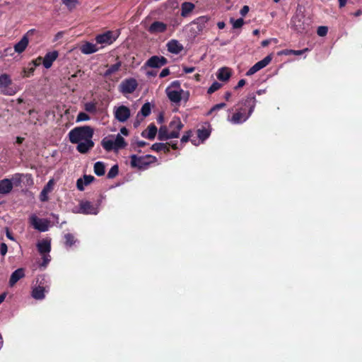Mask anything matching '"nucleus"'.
Segmentation results:
<instances>
[{"label": "nucleus", "instance_id": "774afa93", "mask_svg": "<svg viewBox=\"0 0 362 362\" xmlns=\"http://www.w3.org/2000/svg\"><path fill=\"white\" fill-rule=\"evenodd\" d=\"M137 145L139 147H142L146 145V142L145 141H138Z\"/></svg>", "mask_w": 362, "mask_h": 362}, {"label": "nucleus", "instance_id": "4468645a", "mask_svg": "<svg viewBox=\"0 0 362 362\" xmlns=\"http://www.w3.org/2000/svg\"><path fill=\"white\" fill-rule=\"evenodd\" d=\"M292 26L298 32L302 33L307 29V25L304 23V17L301 15H296L291 20Z\"/></svg>", "mask_w": 362, "mask_h": 362}, {"label": "nucleus", "instance_id": "a19ab883", "mask_svg": "<svg viewBox=\"0 0 362 362\" xmlns=\"http://www.w3.org/2000/svg\"><path fill=\"white\" fill-rule=\"evenodd\" d=\"M118 174L117 165H113L110 171L108 172L107 177L109 178H113Z\"/></svg>", "mask_w": 362, "mask_h": 362}, {"label": "nucleus", "instance_id": "4be33fe9", "mask_svg": "<svg viewBox=\"0 0 362 362\" xmlns=\"http://www.w3.org/2000/svg\"><path fill=\"white\" fill-rule=\"evenodd\" d=\"M80 49L83 54H90L96 52L98 50V48L95 44L86 42L81 47Z\"/></svg>", "mask_w": 362, "mask_h": 362}, {"label": "nucleus", "instance_id": "7c9ffc66", "mask_svg": "<svg viewBox=\"0 0 362 362\" xmlns=\"http://www.w3.org/2000/svg\"><path fill=\"white\" fill-rule=\"evenodd\" d=\"M151 149L155 151H163L165 152L169 151V148L167 145V144H163V143H155L152 145Z\"/></svg>", "mask_w": 362, "mask_h": 362}, {"label": "nucleus", "instance_id": "39448f33", "mask_svg": "<svg viewBox=\"0 0 362 362\" xmlns=\"http://www.w3.org/2000/svg\"><path fill=\"white\" fill-rule=\"evenodd\" d=\"M101 145L107 151H118L119 149L125 148L127 143L121 134H117L116 136L109 135L103 138L101 141Z\"/></svg>", "mask_w": 362, "mask_h": 362}, {"label": "nucleus", "instance_id": "a211bd4d", "mask_svg": "<svg viewBox=\"0 0 362 362\" xmlns=\"http://www.w3.org/2000/svg\"><path fill=\"white\" fill-rule=\"evenodd\" d=\"M37 247L40 255L49 254L51 250L50 240L45 239L38 242Z\"/></svg>", "mask_w": 362, "mask_h": 362}, {"label": "nucleus", "instance_id": "0e129e2a", "mask_svg": "<svg viewBox=\"0 0 362 362\" xmlns=\"http://www.w3.org/2000/svg\"><path fill=\"white\" fill-rule=\"evenodd\" d=\"M6 296V293H4L0 295V304L5 300Z\"/></svg>", "mask_w": 362, "mask_h": 362}, {"label": "nucleus", "instance_id": "f704fd0d", "mask_svg": "<svg viewBox=\"0 0 362 362\" xmlns=\"http://www.w3.org/2000/svg\"><path fill=\"white\" fill-rule=\"evenodd\" d=\"M197 134L199 139L203 141L209 136L210 133L206 129H202L198 130Z\"/></svg>", "mask_w": 362, "mask_h": 362}, {"label": "nucleus", "instance_id": "c756f323", "mask_svg": "<svg viewBox=\"0 0 362 362\" xmlns=\"http://www.w3.org/2000/svg\"><path fill=\"white\" fill-rule=\"evenodd\" d=\"M69 11H71L79 4L78 0H62Z\"/></svg>", "mask_w": 362, "mask_h": 362}, {"label": "nucleus", "instance_id": "f03ea898", "mask_svg": "<svg viewBox=\"0 0 362 362\" xmlns=\"http://www.w3.org/2000/svg\"><path fill=\"white\" fill-rule=\"evenodd\" d=\"M240 107L233 115L231 117H228V120L235 124H241L245 122L254 111L256 99L253 95H248L245 100H243L240 104Z\"/></svg>", "mask_w": 362, "mask_h": 362}, {"label": "nucleus", "instance_id": "4c0bfd02", "mask_svg": "<svg viewBox=\"0 0 362 362\" xmlns=\"http://www.w3.org/2000/svg\"><path fill=\"white\" fill-rule=\"evenodd\" d=\"M85 110L90 112L95 113L96 112V105L93 103H86L84 105Z\"/></svg>", "mask_w": 362, "mask_h": 362}, {"label": "nucleus", "instance_id": "20e7f679", "mask_svg": "<svg viewBox=\"0 0 362 362\" xmlns=\"http://www.w3.org/2000/svg\"><path fill=\"white\" fill-rule=\"evenodd\" d=\"M166 95L170 102L178 104L182 100L187 102L189 98V91L182 89L178 81H173L165 89Z\"/></svg>", "mask_w": 362, "mask_h": 362}, {"label": "nucleus", "instance_id": "680f3d73", "mask_svg": "<svg viewBox=\"0 0 362 362\" xmlns=\"http://www.w3.org/2000/svg\"><path fill=\"white\" fill-rule=\"evenodd\" d=\"M41 61H42V58L38 57L35 61L33 62V63L35 66H38Z\"/></svg>", "mask_w": 362, "mask_h": 362}, {"label": "nucleus", "instance_id": "ddd939ff", "mask_svg": "<svg viewBox=\"0 0 362 362\" xmlns=\"http://www.w3.org/2000/svg\"><path fill=\"white\" fill-rule=\"evenodd\" d=\"M117 37V35H115L112 31H107L96 36L95 40L98 44L110 45L115 41Z\"/></svg>", "mask_w": 362, "mask_h": 362}, {"label": "nucleus", "instance_id": "052dcab7", "mask_svg": "<svg viewBox=\"0 0 362 362\" xmlns=\"http://www.w3.org/2000/svg\"><path fill=\"white\" fill-rule=\"evenodd\" d=\"M346 1L347 0H338L339 4V6L340 7H344L346 5Z\"/></svg>", "mask_w": 362, "mask_h": 362}, {"label": "nucleus", "instance_id": "338daca9", "mask_svg": "<svg viewBox=\"0 0 362 362\" xmlns=\"http://www.w3.org/2000/svg\"><path fill=\"white\" fill-rule=\"evenodd\" d=\"M230 96H231V93L230 92H226L225 93L224 97H225L226 100H228L230 99Z\"/></svg>", "mask_w": 362, "mask_h": 362}, {"label": "nucleus", "instance_id": "bb28decb", "mask_svg": "<svg viewBox=\"0 0 362 362\" xmlns=\"http://www.w3.org/2000/svg\"><path fill=\"white\" fill-rule=\"evenodd\" d=\"M209 18L206 16H203L197 18L194 21L193 23L197 25L199 32H202L205 27L206 23L209 21Z\"/></svg>", "mask_w": 362, "mask_h": 362}, {"label": "nucleus", "instance_id": "69168bd1", "mask_svg": "<svg viewBox=\"0 0 362 362\" xmlns=\"http://www.w3.org/2000/svg\"><path fill=\"white\" fill-rule=\"evenodd\" d=\"M81 73V71L78 70L76 74H72L69 78V80H71L72 78H75V77H77L78 76V74Z\"/></svg>", "mask_w": 362, "mask_h": 362}, {"label": "nucleus", "instance_id": "79ce46f5", "mask_svg": "<svg viewBox=\"0 0 362 362\" xmlns=\"http://www.w3.org/2000/svg\"><path fill=\"white\" fill-rule=\"evenodd\" d=\"M54 185V180L53 179L49 180V182L47 183V185L43 188V190L45 192L49 193L50 192L52 191Z\"/></svg>", "mask_w": 362, "mask_h": 362}, {"label": "nucleus", "instance_id": "423d86ee", "mask_svg": "<svg viewBox=\"0 0 362 362\" xmlns=\"http://www.w3.org/2000/svg\"><path fill=\"white\" fill-rule=\"evenodd\" d=\"M12 80L8 74L0 75V92L6 95H13L16 93V88L11 86Z\"/></svg>", "mask_w": 362, "mask_h": 362}, {"label": "nucleus", "instance_id": "5fc2aeb1", "mask_svg": "<svg viewBox=\"0 0 362 362\" xmlns=\"http://www.w3.org/2000/svg\"><path fill=\"white\" fill-rule=\"evenodd\" d=\"M225 106H226V104L223 103L217 104L212 107L211 111H215V110L223 108Z\"/></svg>", "mask_w": 362, "mask_h": 362}, {"label": "nucleus", "instance_id": "f8f14e48", "mask_svg": "<svg viewBox=\"0 0 362 362\" xmlns=\"http://www.w3.org/2000/svg\"><path fill=\"white\" fill-rule=\"evenodd\" d=\"M33 33V29L28 30L27 33L23 36L21 40L14 45V50L16 52L21 54L25 50L29 43L28 35Z\"/></svg>", "mask_w": 362, "mask_h": 362}, {"label": "nucleus", "instance_id": "1a4fd4ad", "mask_svg": "<svg viewBox=\"0 0 362 362\" xmlns=\"http://www.w3.org/2000/svg\"><path fill=\"white\" fill-rule=\"evenodd\" d=\"M113 113L115 119L119 122H127L131 116L130 109L123 105L115 107Z\"/></svg>", "mask_w": 362, "mask_h": 362}, {"label": "nucleus", "instance_id": "b1692460", "mask_svg": "<svg viewBox=\"0 0 362 362\" xmlns=\"http://www.w3.org/2000/svg\"><path fill=\"white\" fill-rule=\"evenodd\" d=\"M158 129L153 124L148 126L146 130L144 131L141 134V136L144 138H147L148 139H153L156 135Z\"/></svg>", "mask_w": 362, "mask_h": 362}, {"label": "nucleus", "instance_id": "412c9836", "mask_svg": "<svg viewBox=\"0 0 362 362\" xmlns=\"http://www.w3.org/2000/svg\"><path fill=\"white\" fill-rule=\"evenodd\" d=\"M13 189V184L11 180L8 179H4L0 181V194H8Z\"/></svg>", "mask_w": 362, "mask_h": 362}, {"label": "nucleus", "instance_id": "09e8293b", "mask_svg": "<svg viewBox=\"0 0 362 362\" xmlns=\"http://www.w3.org/2000/svg\"><path fill=\"white\" fill-rule=\"evenodd\" d=\"M191 133L192 132L189 131V132H187L185 135H183L182 139H181V142L182 143L187 142L189 139V137H190Z\"/></svg>", "mask_w": 362, "mask_h": 362}, {"label": "nucleus", "instance_id": "a18cd8bd", "mask_svg": "<svg viewBox=\"0 0 362 362\" xmlns=\"http://www.w3.org/2000/svg\"><path fill=\"white\" fill-rule=\"evenodd\" d=\"M258 71H259L258 66H257V64H255V65H253L246 73V75L247 76H252L254 74H255L256 72H257Z\"/></svg>", "mask_w": 362, "mask_h": 362}, {"label": "nucleus", "instance_id": "aec40b11", "mask_svg": "<svg viewBox=\"0 0 362 362\" xmlns=\"http://www.w3.org/2000/svg\"><path fill=\"white\" fill-rule=\"evenodd\" d=\"M93 180L94 177L92 175H84L83 177L78 179L76 182L78 189L83 191L85 186L90 184Z\"/></svg>", "mask_w": 362, "mask_h": 362}, {"label": "nucleus", "instance_id": "6e6552de", "mask_svg": "<svg viewBox=\"0 0 362 362\" xmlns=\"http://www.w3.org/2000/svg\"><path fill=\"white\" fill-rule=\"evenodd\" d=\"M29 221L33 228L40 232H45L49 229V221L47 219L40 218L35 214H32Z\"/></svg>", "mask_w": 362, "mask_h": 362}, {"label": "nucleus", "instance_id": "de8ad7c7", "mask_svg": "<svg viewBox=\"0 0 362 362\" xmlns=\"http://www.w3.org/2000/svg\"><path fill=\"white\" fill-rule=\"evenodd\" d=\"M182 70L185 73L189 74V73H192L195 70V67H194V66L187 67V66H183Z\"/></svg>", "mask_w": 362, "mask_h": 362}, {"label": "nucleus", "instance_id": "e433bc0d", "mask_svg": "<svg viewBox=\"0 0 362 362\" xmlns=\"http://www.w3.org/2000/svg\"><path fill=\"white\" fill-rule=\"evenodd\" d=\"M65 244L66 246L71 247L75 243L74 237L70 233L65 234Z\"/></svg>", "mask_w": 362, "mask_h": 362}, {"label": "nucleus", "instance_id": "6e6d98bb", "mask_svg": "<svg viewBox=\"0 0 362 362\" xmlns=\"http://www.w3.org/2000/svg\"><path fill=\"white\" fill-rule=\"evenodd\" d=\"M118 134H121V136H128L129 130L126 127H122L120 129V132Z\"/></svg>", "mask_w": 362, "mask_h": 362}, {"label": "nucleus", "instance_id": "5701e85b", "mask_svg": "<svg viewBox=\"0 0 362 362\" xmlns=\"http://www.w3.org/2000/svg\"><path fill=\"white\" fill-rule=\"evenodd\" d=\"M24 276V271L23 269H18L13 272L9 280V285L13 286L15 284Z\"/></svg>", "mask_w": 362, "mask_h": 362}, {"label": "nucleus", "instance_id": "603ef678", "mask_svg": "<svg viewBox=\"0 0 362 362\" xmlns=\"http://www.w3.org/2000/svg\"><path fill=\"white\" fill-rule=\"evenodd\" d=\"M170 74V71L168 69L165 68V69H163L161 72L160 73V78H164L167 76H168Z\"/></svg>", "mask_w": 362, "mask_h": 362}, {"label": "nucleus", "instance_id": "c85d7f7f", "mask_svg": "<svg viewBox=\"0 0 362 362\" xmlns=\"http://www.w3.org/2000/svg\"><path fill=\"white\" fill-rule=\"evenodd\" d=\"M105 165L102 162H96L94 165V173L98 176H102L105 174Z\"/></svg>", "mask_w": 362, "mask_h": 362}, {"label": "nucleus", "instance_id": "a878e982", "mask_svg": "<svg viewBox=\"0 0 362 362\" xmlns=\"http://www.w3.org/2000/svg\"><path fill=\"white\" fill-rule=\"evenodd\" d=\"M194 8V5L190 2H184L181 6V16H187Z\"/></svg>", "mask_w": 362, "mask_h": 362}, {"label": "nucleus", "instance_id": "393cba45", "mask_svg": "<svg viewBox=\"0 0 362 362\" xmlns=\"http://www.w3.org/2000/svg\"><path fill=\"white\" fill-rule=\"evenodd\" d=\"M231 73L228 68L223 67L218 70L217 78L220 81H226L230 77Z\"/></svg>", "mask_w": 362, "mask_h": 362}, {"label": "nucleus", "instance_id": "49530a36", "mask_svg": "<svg viewBox=\"0 0 362 362\" xmlns=\"http://www.w3.org/2000/svg\"><path fill=\"white\" fill-rule=\"evenodd\" d=\"M8 251V247L6 243H2L0 245V253L2 256H4Z\"/></svg>", "mask_w": 362, "mask_h": 362}, {"label": "nucleus", "instance_id": "7ed1b4c3", "mask_svg": "<svg viewBox=\"0 0 362 362\" xmlns=\"http://www.w3.org/2000/svg\"><path fill=\"white\" fill-rule=\"evenodd\" d=\"M183 127L184 125L180 117H174L170 122L168 127L166 126H161L160 127L158 130V139L168 140L177 138Z\"/></svg>", "mask_w": 362, "mask_h": 362}, {"label": "nucleus", "instance_id": "bf43d9fd", "mask_svg": "<svg viewBox=\"0 0 362 362\" xmlns=\"http://www.w3.org/2000/svg\"><path fill=\"white\" fill-rule=\"evenodd\" d=\"M225 23L223 21H220L217 23V26L219 29H223L225 28Z\"/></svg>", "mask_w": 362, "mask_h": 362}, {"label": "nucleus", "instance_id": "4d7b16f0", "mask_svg": "<svg viewBox=\"0 0 362 362\" xmlns=\"http://www.w3.org/2000/svg\"><path fill=\"white\" fill-rule=\"evenodd\" d=\"M245 84V80L241 79L238 81V85L236 86L235 88H239L243 87Z\"/></svg>", "mask_w": 362, "mask_h": 362}, {"label": "nucleus", "instance_id": "0eeeda50", "mask_svg": "<svg viewBox=\"0 0 362 362\" xmlns=\"http://www.w3.org/2000/svg\"><path fill=\"white\" fill-rule=\"evenodd\" d=\"M131 165L134 168L139 169H145L156 158L155 157L147 155L146 156L138 157L136 155L131 156Z\"/></svg>", "mask_w": 362, "mask_h": 362}, {"label": "nucleus", "instance_id": "37998d69", "mask_svg": "<svg viewBox=\"0 0 362 362\" xmlns=\"http://www.w3.org/2000/svg\"><path fill=\"white\" fill-rule=\"evenodd\" d=\"M327 31H328V29L326 26H320L317 28V33L319 36L323 37L327 35Z\"/></svg>", "mask_w": 362, "mask_h": 362}, {"label": "nucleus", "instance_id": "3c124183", "mask_svg": "<svg viewBox=\"0 0 362 362\" xmlns=\"http://www.w3.org/2000/svg\"><path fill=\"white\" fill-rule=\"evenodd\" d=\"M49 193L47 192H45L43 189L42 190L40 193V200L42 202L47 201L48 199V194Z\"/></svg>", "mask_w": 362, "mask_h": 362}, {"label": "nucleus", "instance_id": "72a5a7b5", "mask_svg": "<svg viewBox=\"0 0 362 362\" xmlns=\"http://www.w3.org/2000/svg\"><path fill=\"white\" fill-rule=\"evenodd\" d=\"M272 55H268L266 57H264L261 61L256 63L257 66H258L259 69H262L267 66L272 61Z\"/></svg>", "mask_w": 362, "mask_h": 362}, {"label": "nucleus", "instance_id": "f3484780", "mask_svg": "<svg viewBox=\"0 0 362 362\" xmlns=\"http://www.w3.org/2000/svg\"><path fill=\"white\" fill-rule=\"evenodd\" d=\"M167 29V25L160 21L153 22L148 28V30L151 34H158L164 33Z\"/></svg>", "mask_w": 362, "mask_h": 362}, {"label": "nucleus", "instance_id": "8fccbe9b", "mask_svg": "<svg viewBox=\"0 0 362 362\" xmlns=\"http://www.w3.org/2000/svg\"><path fill=\"white\" fill-rule=\"evenodd\" d=\"M249 6H244L240 11V13L242 16H245L248 12H249Z\"/></svg>", "mask_w": 362, "mask_h": 362}, {"label": "nucleus", "instance_id": "f257e3e1", "mask_svg": "<svg viewBox=\"0 0 362 362\" xmlns=\"http://www.w3.org/2000/svg\"><path fill=\"white\" fill-rule=\"evenodd\" d=\"M93 129L89 126L75 127L69 133V139L71 143L76 144V149L81 153H86L93 146Z\"/></svg>", "mask_w": 362, "mask_h": 362}, {"label": "nucleus", "instance_id": "c9c22d12", "mask_svg": "<svg viewBox=\"0 0 362 362\" xmlns=\"http://www.w3.org/2000/svg\"><path fill=\"white\" fill-rule=\"evenodd\" d=\"M230 22L232 23L233 28L235 29L240 28L244 24V20L243 18H238L237 20L230 18Z\"/></svg>", "mask_w": 362, "mask_h": 362}, {"label": "nucleus", "instance_id": "9d476101", "mask_svg": "<svg viewBox=\"0 0 362 362\" xmlns=\"http://www.w3.org/2000/svg\"><path fill=\"white\" fill-rule=\"evenodd\" d=\"M138 83L134 78L125 79L119 86V90L124 95L132 93L137 88Z\"/></svg>", "mask_w": 362, "mask_h": 362}, {"label": "nucleus", "instance_id": "9b49d317", "mask_svg": "<svg viewBox=\"0 0 362 362\" xmlns=\"http://www.w3.org/2000/svg\"><path fill=\"white\" fill-rule=\"evenodd\" d=\"M98 207L88 201L81 202L79 204V209L77 211H75L76 213L93 215L98 214Z\"/></svg>", "mask_w": 362, "mask_h": 362}, {"label": "nucleus", "instance_id": "58836bf2", "mask_svg": "<svg viewBox=\"0 0 362 362\" xmlns=\"http://www.w3.org/2000/svg\"><path fill=\"white\" fill-rule=\"evenodd\" d=\"M221 87V84L218 82H214L212 85L209 88L207 93L211 94L218 90Z\"/></svg>", "mask_w": 362, "mask_h": 362}, {"label": "nucleus", "instance_id": "dca6fc26", "mask_svg": "<svg viewBox=\"0 0 362 362\" xmlns=\"http://www.w3.org/2000/svg\"><path fill=\"white\" fill-rule=\"evenodd\" d=\"M167 63V59L163 57L153 56L151 57L146 63V64L152 68H159Z\"/></svg>", "mask_w": 362, "mask_h": 362}, {"label": "nucleus", "instance_id": "6ab92c4d", "mask_svg": "<svg viewBox=\"0 0 362 362\" xmlns=\"http://www.w3.org/2000/svg\"><path fill=\"white\" fill-rule=\"evenodd\" d=\"M168 50L173 54H179L182 49L183 46L177 40H171L168 44Z\"/></svg>", "mask_w": 362, "mask_h": 362}, {"label": "nucleus", "instance_id": "2f4dec72", "mask_svg": "<svg viewBox=\"0 0 362 362\" xmlns=\"http://www.w3.org/2000/svg\"><path fill=\"white\" fill-rule=\"evenodd\" d=\"M121 66L120 62H117L115 64L111 65L105 72V76H109L111 74L117 72Z\"/></svg>", "mask_w": 362, "mask_h": 362}, {"label": "nucleus", "instance_id": "2eb2a0df", "mask_svg": "<svg viewBox=\"0 0 362 362\" xmlns=\"http://www.w3.org/2000/svg\"><path fill=\"white\" fill-rule=\"evenodd\" d=\"M58 56L59 52L56 50L47 52L42 58V64L45 68L49 69Z\"/></svg>", "mask_w": 362, "mask_h": 362}, {"label": "nucleus", "instance_id": "c03bdc74", "mask_svg": "<svg viewBox=\"0 0 362 362\" xmlns=\"http://www.w3.org/2000/svg\"><path fill=\"white\" fill-rule=\"evenodd\" d=\"M41 255H42V257L43 259V262H42L41 266L45 267H47V264L51 260L50 255L49 254Z\"/></svg>", "mask_w": 362, "mask_h": 362}, {"label": "nucleus", "instance_id": "e2e57ef3", "mask_svg": "<svg viewBox=\"0 0 362 362\" xmlns=\"http://www.w3.org/2000/svg\"><path fill=\"white\" fill-rule=\"evenodd\" d=\"M270 41H271V40H265L262 42V45L263 47H266V46H267L270 43Z\"/></svg>", "mask_w": 362, "mask_h": 362}, {"label": "nucleus", "instance_id": "cd10ccee", "mask_svg": "<svg viewBox=\"0 0 362 362\" xmlns=\"http://www.w3.org/2000/svg\"><path fill=\"white\" fill-rule=\"evenodd\" d=\"M45 290L42 286H37L33 289L32 296L37 300H42L45 298Z\"/></svg>", "mask_w": 362, "mask_h": 362}, {"label": "nucleus", "instance_id": "864d4df0", "mask_svg": "<svg viewBox=\"0 0 362 362\" xmlns=\"http://www.w3.org/2000/svg\"><path fill=\"white\" fill-rule=\"evenodd\" d=\"M306 50H307V49H303V50H292V49H291V50L288 51V53H292L295 55H300L303 52H305Z\"/></svg>", "mask_w": 362, "mask_h": 362}, {"label": "nucleus", "instance_id": "13d9d810", "mask_svg": "<svg viewBox=\"0 0 362 362\" xmlns=\"http://www.w3.org/2000/svg\"><path fill=\"white\" fill-rule=\"evenodd\" d=\"M6 237L10 239L11 240H14V238L12 235V234L9 232V230L7 229L6 232Z\"/></svg>", "mask_w": 362, "mask_h": 362}, {"label": "nucleus", "instance_id": "473e14b6", "mask_svg": "<svg viewBox=\"0 0 362 362\" xmlns=\"http://www.w3.org/2000/svg\"><path fill=\"white\" fill-rule=\"evenodd\" d=\"M151 113V105L148 103H145L140 110V112L137 115V117H139L140 114L144 117H146L148 116Z\"/></svg>", "mask_w": 362, "mask_h": 362}, {"label": "nucleus", "instance_id": "ea45409f", "mask_svg": "<svg viewBox=\"0 0 362 362\" xmlns=\"http://www.w3.org/2000/svg\"><path fill=\"white\" fill-rule=\"evenodd\" d=\"M90 119V117L85 112H79L76 117V122L88 121Z\"/></svg>", "mask_w": 362, "mask_h": 362}]
</instances>
